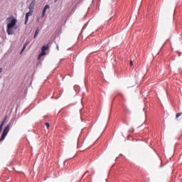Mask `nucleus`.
Returning <instances> with one entry per match:
<instances>
[{"label": "nucleus", "mask_w": 182, "mask_h": 182, "mask_svg": "<svg viewBox=\"0 0 182 182\" xmlns=\"http://www.w3.org/2000/svg\"><path fill=\"white\" fill-rule=\"evenodd\" d=\"M10 19V23L7 24V33L8 35H14V33L15 32L14 28H15V25H16L18 20L14 17H11Z\"/></svg>", "instance_id": "obj_1"}, {"label": "nucleus", "mask_w": 182, "mask_h": 182, "mask_svg": "<svg viewBox=\"0 0 182 182\" xmlns=\"http://www.w3.org/2000/svg\"><path fill=\"white\" fill-rule=\"evenodd\" d=\"M10 129H11V124H9L6 125V127L4 128L3 131V134L1 137V141H2L3 140H5V137H6V135L8 134V133H9Z\"/></svg>", "instance_id": "obj_2"}, {"label": "nucleus", "mask_w": 182, "mask_h": 182, "mask_svg": "<svg viewBox=\"0 0 182 182\" xmlns=\"http://www.w3.org/2000/svg\"><path fill=\"white\" fill-rule=\"evenodd\" d=\"M48 48L49 47L48 46H43L41 48V53L38 55V59H41L42 56H45V55H46V50H48Z\"/></svg>", "instance_id": "obj_3"}, {"label": "nucleus", "mask_w": 182, "mask_h": 182, "mask_svg": "<svg viewBox=\"0 0 182 182\" xmlns=\"http://www.w3.org/2000/svg\"><path fill=\"white\" fill-rule=\"evenodd\" d=\"M50 8V6L47 4L44 6L43 9V11H42V16H41V18H43L45 17V15H46V10L47 9H49Z\"/></svg>", "instance_id": "obj_4"}, {"label": "nucleus", "mask_w": 182, "mask_h": 182, "mask_svg": "<svg viewBox=\"0 0 182 182\" xmlns=\"http://www.w3.org/2000/svg\"><path fill=\"white\" fill-rule=\"evenodd\" d=\"M31 42L29 41H26V43L23 44V48L21 50V52H23L25 49H26V47Z\"/></svg>", "instance_id": "obj_5"}, {"label": "nucleus", "mask_w": 182, "mask_h": 182, "mask_svg": "<svg viewBox=\"0 0 182 182\" xmlns=\"http://www.w3.org/2000/svg\"><path fill=\"white\" fill-rule=\"evenodd\" d=\"M6 119H8V117H5L4 120L2 121L1 124V129L2 130V126H4V124H5V122H6Z\"/></svg>", "instance_id": "obj_6"}, {"label": "nucleus", "mask_w": 182, "mask_h": 182, "mask_svg": "<svg viewBox=\"0 0 182 182\" xmlns=\"http://www.w3.org/2000/svg\"><path fill=\"white\" fill-rule=\"evenodd\" d=\"M29 16L28 14H26V18H25V25H26V23H28V21H29Z\"/></svg>", "instance_id": "obj_7"}, {"label": "nucleus", "mask_w": 182, "mask_h": 182, "mask_svg": "<svg viewBox=\"0 0 182 182\" xmlns=\"http://www.w3.org/2000/svg\"><path fill=\"white\" fill-rule=\"evenodd\" d=\"M29 16L28 14H26V18H25V25H26V23H28V21H29Z\"/></svg>", "instance_id": "obj_8"}, {"label": "nucleus", "mask_w": 182, "mask_h": 182, "mask_svg": "<svg viewBox=\"0 0 182 182\" xmlns=\"http://www.w3.org/2000/svg\"><path fill=\"white\" fill-rule=\"evenodd\" d=\"M28 9L29 11H31L33 12V9H35V6H32V4H30V6H28Z\"/></svg>", "instance_id": "obj_9"}, {"label": "nucleus", "mask_w": 182, "mask_h": 182, "mask_svg": "<svg viewBox=\"0 0 182 182\" xmlns=\"http://www.w3.org/2000/svg\"><path fill=\"white\" fill-rule=\"evenodd\" d=\"M33 14V11H31V10H29V11L26 14V15H28V16H32Z\"/></svg>", "instance_id": "obj_10"}, {"label": "nucleus", "mask_w": 182, "mask_h": 182, "mask_svg": "<svg viewBox=\"0 0 182 182\" xmlns=\"http://www.w3.org/2000/svg\"><path fill=\"white\" fill-rule=\"evenodd\" d=\"M38 33H39V30L37 29L35 32V34H34V38H36V36H38Z\"/></svg>", "instance_id": "obj_11"}, {"label": "nucleus", "mask_w": 182, "mask_h": 182, "mask_svg": "<svg viewBox=\"0 0 182 182\" xmlns=\"http://www.w3.org/2000/svg\"><path fill=\"white\" fill-rule=\"evenodd\" d=\"M36 4V0H33L32 2L31 3V5L33 6H35V4Z\"/></svg>", "instance_id": "obj_12"}, {"label": "nucleus", "mask_w": 182, "mask_h": 182, "mask_svg": "<svg viewBox=\"0 0 182 182\" xmlns=\"http://www.w3.org/2000/svg\"><path fill=\"white\" fill-rule=\"evenodd\" d=\"M181 114H182V112L177 113L176 115V118L178 119V117H180V116H181Z\"/></svg>", "instance_id": "obj_13"}, {"label": "nucleus", "mask_w": 182, "mask_h": 182, "mask_svg": "<svg viewBox=\"0 0 182 182\" xmlns=\"http://www.w3.org/2000/svg\"><path fill=\"white\" fill-rule=\"evenodd\" d=\"M45 125L46 126L47 129H49V123L46 122Z\"/></svg>", "instance_id": "obj_14"}, {"label": "nucleus", "mask_w": 182, "mask_h": 182, "mask_svg": "<svg viewBox=\"0 0 182 182\" xmlns=\"http://www.w3.org/2000/svg\"><path fill=\"white\" fill-rule=\"evenodd\" d=\"M130 65H131V66H133V61L132 60H130Z\"/></svg>", "instance_id": "obj_15"}, {"label": "nucleus", "mask_w": 182, "mask_h": 182, "mask_svg": "<svg viewBox=\"0 0 182 182\" xmlns=\"http://www.w3.org/2000/svg\"><path fill=\"white\" fill-rule=\"evenodd\" d=\"M178 56H181V53L178 52Z\"/></svg>", "instance_id": "obj_16"}, {"label": "nucleus", "mask_w": 182, "mask_h": 182, "mask_svg": "<svg viewBox=\"0 0 182 182\" xmlns=\"http://www.w3.org/2000/svg\"><path fill=\"white\" fill-rule=\"evenodd\" d=\"M87 173H89V171H86V172L84 173V175H83V176H85V175L87 174Z\"/></svg>", "instance_id": "obj_17"}, {"label": "nucleus", "mask_w": 182, "mask_h": 182, "mask_svg": "<svg viewBox=\"0 0 182 182\" xmlns=\"http://www.w3.org/2000/svg\"><path fill=\"white\" fill-rule=\"evenodd\" d=\"M37 22H39V18H37Z\"/></svg>", "instance_id": "obj_18"}, {"label": "nucleus", "mask_w": 182, "mask_h": 182, "mask_svg": "<svg viewBox=\"0 0 182 182\" xmlns=\"http://www.w3.org/2000/svg\"><path fill=\"white\" fill-rule=\"evenodd\" d=\"M55 2H58V0H55Z\"/></svg>", "instance_id": "obj_19"}, {"label": "nucleus", "mask_w": 182, "mask_h": 182, "mask_svg": "<svg viewBox=\"0 0 182 182\" xmlns=\"http://www.w3.org/2000/svg\"><path fill=\"white\" fill-rule=\"evenodd\" d=\"M14 28H15V29H17L18 28H17V27H15Z\"/></svg>", "instance_id": "obj_20"}]
</instances>
